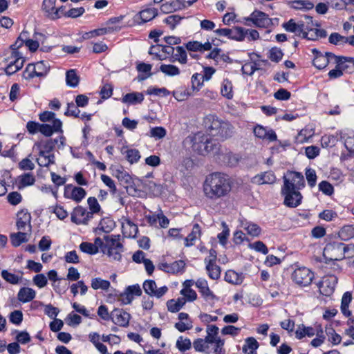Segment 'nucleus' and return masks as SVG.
Segmentation results:
<instances>
[{"mask_svg":"<svg viewBox=\"0 0 354 354\" xmlns=\"http://www.w3.org/2000/svg\"><path fill=\"white\" fill-rule=\"evenodd\" d=\"M275 181L276 176L271 171L259 174L252 178V183L257 185L272 184Z\"/></svg>","mask_w":354,"mask_h":354,"instance_id":"27","label":"nucleus"},{"mask_svg":"<svg viewBox=\"0 0 354 354\" xmlns=\"http://www.w3.org/2000/svg\"><path fill=\"white\" fill-rule=\"evenodd\" d=\"M341 139L344 142V146L349 152H354V133L347 135L339 133Z\"/></svg>","mask_w":354,"mask_h":354,"instance_id":"58","label":"nucleus"},{"mask_svg":"<svg viewBox=\"0 0 354 354\" xmlns=\"http://www.w3.org/2000/svg\"><path fill=\"white\" fill-rule=\"evenodd\" d=\"M30 232H19L13 233L10 235V241L14 247H18L24 243L28 241Z\"/></svg>","mask_w":354,"mask_h":354,"instance_id":"33","label":"nucleus"},{"mask_svg":"<svg viewBox=\"0 0 354 354\" xmlns=\"http://www.w3.org/2000/svg\"><path fill=\"white\" fill-rule=\"evenodd\" d=\"M337 278L335 275L324 277L319 283V291L322 294L328 296L335 290Z\"/></svg>","mask_w":354,"mask_h":354,"instance_id":"20","label":"nucleus"},{"mask_svg":"<svg viewBox=\"0 0 354 354\" xmlns=\"http://www.w3.org/2000/svg\"><path fill=\"white\" fill-rule=\"evenodd\" d=\"M144 100V95L142 93L132 92L124 95L122 98V102L128 105H135L140 104Z\"/></svg>","mask_w":354,"mask_h":354,"instance_id":"32","label":"nucleus"},{"mask_svg":"<svg viewBox=\"0 0 354 354\" xmlns=\"http://www.w3.org/2000/svg\"><path fill=\"white\" fill-rule=\"evenodd\" d=\"M180 9L181 6L177 0L172 2H165L160 6V10L164 13H169Z\"/></svg>","mask_w":354,"mask_h":354,"instance_id":"57","label":"nucleus"},{"mask_svg":"<svg viewBox=\"0 0 354 354\" xmlns=\"http://www.w3.org/2000/svg\"><path fill=\"white\" fill-rule=\"evenodd\" d=\"M210 354H225V341L218 335H212Z\"/></svg>","mask_w":354,"mask_h":354,"instance_id":"28","label":"nucleus"},{"mask_svg":"<svg viewBox=\"0 0 354 354\" xmlns=\"http://www.w3.org/2000/svg\"><path fill=\"white\" fill-rule=\"evenodd\" d=\"M343 250V243L332 242L325 246L323 254L328 261H340L344 259Z\"/></svg>","mask_w":354,"mask_h":354,"instance_id":"10","label":"nucleus"},{"mask_svg":"<svg viewBox=\"0 0 354 354\" xmlns=\"http://www.w3.org/2000/svg\"><path fill=\"white\" fill-rule=\"evenodd\" d=\"M37 162L41 167H48L54 164L55 156L50 151L41 149L39 151V156L37 158Z\"/></svg>","mask_w":354,"mask_h":354,"instance_id":"30","label":"nucleus"},{"mask_svg":"<svg viewBox=\"0 0 354 354\" xmlns=\"http://www.w3.org/2000/svg\"><path fill=\"white\" fill-rule=\"evenodd\" d=\"M244 279V275L241 272H237L233 270H229L225 272V280L234 285L241 284Z\"/></svg>","mask_w":354,"mask_h":354,"instance_id":"35","label":"nucleus"},{"mask_svg":"<svg viewBox=\"0 0 354 354\" xmlns=\"http://www.w3.org/2000/svg\"><path fill=\"white\" fill-rule=\"evenodd\" d=\"M35 296L36 292L35 290L30 288L24 287L19 290L17 299L23 303H28L32 301Z\"/></svg>","mask_w":354,"mask_h":354,"instance_id":"34","label":"nucleus"},{"mask_svg":"<svg viewBox=\"0 0 354 354\" xmlns=\"http://www.w3.org/2000/svg\"><path fill=\"white\" fill-rule=\"evenodd\" d=\"M313 278L314 273L304 266L295 268L291 274V279L293 282L301 287H306L310 285Z\"/></svg>","mask_w":354,"mask_h":354,"instance_id":"5","label":"nucleus"},{"mask_svg":"<svg viewBox=\"0 0 354 354\" xmlns=\"http://www.w3.org/2000/svg\"><path fill=\"white\" fill-rule=\"evenodd\" d=\"M259 344L254 337H250L245 339V344L243 346V352L245 354H257V350Z\"/></svg>","mask_w":354,"mask_h":354,"instance_id":"38","label":"nucleus"},{"mask_svg":"<svg viewBox=\"0 0 354 354\" xmlns=\"http://www.w3.org/2000/svg\"><path fill=\"white\" fill-rule=\"evenodd\" d=\"M291 7L292 8L297 9V10H310L313 8V4L308 1H304V0H297L292 1L291 3Z\"/></svg>","mask_w":354,"mask_h":354,"instance_id":"64","label":"nucleus"},{"mask_svg":"<svg viewBox=\"0 0 354 354\" xmlns=\"http://www.w3.org/2000/svg\"><path fill=\"white\" fill-rule=\"evenodd\" d=\"M281 194L284 197V204L289 207L299 206L302 200V195L298 189L281 188Z\"/></svg>","mask_w":354,"mask_h":354,"instance_id":"13","label":"nucleus"},{"mask_svg":"<svg viewBox=\"0 0 354 354\" xmlns=\"http://www.w3.org/2000/svg\"><path fill=\"white\" fill-rule=\"evenodd\" d=\"M202 75L196 73L191 77L192 90L193 92L198 91L203 86V82Z\"/></svg>","mask_w":354,"mask_h":354,"instance_id":"56","label":"nucleus"},{"mask_svg":"<svg viewBox=\"0 0 354 354\" xmlns=\"http://www.w3.org/2000/svg\"><path fill=\"white\" fill-rule=\"evenodd\" d=\"M64 196L66 198L80 203L85 197L86 192L82 187L67 185L64 188Z\"/></svg>","mask_w":354,"mask_h":354,"instance_id":"19","label":"nucleus"},{"mask_svg":"<svg viewBox=\"0 0 354 354\" xmlns=\"http://www.w3.org/2000/svg\"><path fill=\"white\" fill-rule=\"evenodd\" d=\"M49 68V64L44 61L29 64L23 73V77L26 80H30L35 77L45 76L48 73Z\"/></svg>","mask_w":354,"mask_h":354,"instance_id":"6","label":"nucleus"},{"mask_svg":"<svg viewBox=\"0 0 354 354\" xmlns=\"http://www.w3.org/2000/svg\"><path fill=\"white\" fill-rule=\"evenodd\" d=\"M23 41H17L12 46L10 55L4 60V71L8 75H11L19 71L24 66L25 58L23 53L19 50L22 46Z\"/></svg>","mask_w":354,"mask_h":354,"instance_id":"2","label":"nucleus"},{"mask_svg":"<svg viewBox=\"0 0 354 354\" xmlns=\"http://www.w3.org/2000/svg\"><path fill=\"white\" fill-rule=\"evenodd\" d=\"M185 303L186 300L183 297L169 299L167 301V310L171 313H177L185 306Z\"/></svg>","mask_w":354,"mask_h":354,"instance_id":"41","label":"nucleus"},{"mask_svg":"<svg viewBox=\"0 0 354 354\" xmlns=\"http://www.w3.org/2000/svg\"><path fill=\"white\" fill-rule=\"evenodd\" d=\"M174 328L180 333L191 330L193 328V321L187 313H180L178 315V322Z\"/></svg>","mask_w":354,"mask_h":354,"instance_id":"23","label":"nucleus"},{"mask_svg":"<svg viewBox=\"0 0 354 354\" xmlns=\"http://www.w3.org/2000/svg\"><path fill=\"white\" fill-rule=\"evenodd\" d=\"M247 35L248 30H245V28L235 26L231 28L230 39L242 41L246 38Z\"/></svg>","mask_w":354,"mask_h":354,"instance_id":"44","label":"nucleus"},{"mask_svg":"<svg viewBox=\"0 0 354 354\" xmlns=\"http://www.w3.org/2000/svg\"><path fill=\"white\" fill-rule=\"evenodd\" d=\"M35 183V177L32 174L26 173L18 177V188L24 189L26 187L32 186Z\"/></svg>","mask_w":354,"mask_h":354,"instance_id":"39","label":"nucleus"},{"mask_svg":"<svg viewBox=\"0 0 354 354\" xmlns=\"http://www.w3.org/2000/svg\"><path fill=\"white\" fill-rule=\"evenodd\" d=\"M121 225L122 234L124 237H136L138 232V227L137 225L133 223L129 218L122 217L121 219Z\"/></svg>","mask_w":354,"mask_h":354,"instance_id":"24","label":"nucleus"},{"mask_svg":"<svg viewBox=\"0 0 354 354\" xmlns=\"http://www.w3.org/2000/svg\"><path fill=\"white\" fill-rule=\"evenodd\" d=\"M172 94L176 100L181 102L187 99L192 95V93L187 88H180L173 91Z\"/></svg>","mask_w":354,"mask_h":354,"instance_id":"63","label":"nucleus"},{"mask_svg":"<svg viewBox=\"0 0 354 354\" xmlns=\"http://www.w3.org/2000/svg\"><path fill=\"white\" fill-rule=\"evenodd\" d=\"M114 227L115 222L111 218L106 217L100 221L97 229L104 232L108 233L110 232Z\"/></svg>","mask_w":354,"mask_h":354,"instance_id":"53","label":"nucleus"},{"mask_svg":"<svg viewBox=\"0 0 354 354\" xmlns=\"http://www.w3.org/2000/svg\"><path fill=\"white\" fill-rule=\"evenodd\" d=\"M241 227L247 232L248 235H250L253 237L259 236L261 232V227L258 225L253 223L242 221Z\"/></svg>","mask_w":354,"mask_h":354,"instance_id":"42","label":"nucleus"},{"mask_svg":"<svg viewBox=\"0 0 354 354\" xmlns=\"http://www.w3.org/2000/svg\"><path fill=\"white\" fill-rule=\"evenodd\" d=\"M185 263L183 261H177L172 263L171 265H162L165 270L168 272L178 273L183 270Z\"/></svg>","mask_w":354,"mask_h":354,"instance_id":"54","label":"nucleus"},{"mask_svg":"<svg viewBox=\"0 0 354 354\" xmlns=\"http://www.w3.org/2000/svg\"><path fill=\"white\" fill-rule=\"evenodd\" d=\"M245 24L250 26L249 22H252L255 26L259 28H269L272 25V20L267 14L260 10H254L248 17L245 19Z\"/></svg>","mask_w":354,"mask_h":354,"instance_id":"9","label":"nucleus"},{"mask_svg":"<svg viewBox=\"0 0 354 354\" xmlns=\"http://www.w3.org/2000/svg\"><path fill=\"white\" fill-rule=\"evenodd\" d=\"M111 174L118 178L120 184L127 187L133 183V179L129 174L125 171L122 167L111 165L109 168Z\"/></svg>","mask_w":354,"mask_h":354,"instance_id":"16","label":"nucleus"},{"mask_svg":"<svg viewBox=\"0 0 354 354\" xmlns=\"http://www.w3.org/2000/svg\"><path fill=\"white\" fill-rule=\"evenodd\" d=\"M230 191V180L227 175L215 172L206 177L203 185V192L207 198L217 200L227 196Z\"/></svg>","mask_w":354,"mask_h":354,"instance_id":"1","label":"nucleus"},{"mask_svg":"<svg viewBox=\"0 0 354 354\" xmlns=\"http://www.w3.org/2000/svg\"><path fill=\"white\" fill-rule=\"evenodd\" d=\"M208 129L212 136H218L221 138H227L232 133V126L229 123L214 117H212Z\"/></svg>","mask_w":354,"mask_h":354,"instance_id":"8","label":"nucleus"},{"mask_svg":"<svg viewBox=\"0 0 354 354\" xmlns=\"http://www.w3.org/2000/svg\"><path fill=\"white\" fill-rule=\"evenodd\" d=\"M172 55L174 60L178 61L182 64H185L187 62V53L182 46L176 47Z\"/></svg>","mask_w":354,"mask_h":354,"instance_id":"52","label":"nucleus"},{"mask_svg":"<svg viewBox=\"0 0 354 354\" xmlns=\"http://www.w3.org/2000/svg\"><path fill=\"white\" fill-rule=\"evenodd\" d=\"M337 142V136L335 135H324L321 138V145L323 148L334 147Z\"/></svg>","mask_w":354,"mask_h":354,"instance_id":"55","label":"nucleus"},{"mask_svg":"<svg viewBox=\"0 0 354 354\" xmlns=\"http://www.w3.org/2000/svg\"><path fill=\"white\" fill-rule=\"evenodd\" d=\"M283 27L286 31L293 32L298 35H300L301 33L305 34V32H304V24H297L293 19H290L288 22L283 24ZM312 32H313V29L306 33V36L308 37L309 35L313 36Z\"/></svg>","mask_w":354,"mask_h":354,"instance_id":"26","label":"nucleus"},{"mask_svg":"<svg viewBox=\"0 0 354 354\" xmlns=\"http://www.w3.org/2000/svg\"><path fill=\"white\" fill-rule=\"evenodd\" d=\"M146 219L149 225L156 227L167 228L169 224V220L162 211L146 216Z\"/></svg>","mask_w":354,"mask_h":354,"instance_id":"18","label":"nucleus"},{"mask_svg":"<svg viewBox=\"0 0 354 354\" xmlns=\"http://www.w3.org/2000/svg\"><path fill=\"white\" fill-rule=\"evenodd\" d=\"M160 71L167 76L174 77L180 75V70L176 66L172 64H162Z\"/></svg>","mask_w":354,"mask_h":354,"instance_id":"50","label":"nucleus"},{"mask_svg":"<svg viewBox=\"0 0 354 354\" xmlns=\"http://www.w3.org/2000/svg\"><path fill=\"white\" fill-rule=\"evenodd\" d=\"M80 82V77L77 75L75 70L71 69L66 73V83L68 86L75 88Z\"/></svg>","mask_w":354,"mask_h":354,"instance_id":"49","label":"nucleus"},{"mask_svg":"<svg viewBox=\"0 0 354 354\" xmlns=\"http://www.w3.org/2000/svg\"><path fill=\"white\" fill-rule=\"evenodd\" d=\"M56 0H43L42 10L46 13V15L51 19H57V10H55Z\"/></svg>","mask_w":354,"mask_h":354,"instance_id":"31","label":"nucleus"},{"mask_svg":"<svg viewBox=\"0 0 354 354\" xmlns=\"http://www.w3.org/2000/svg\"><path fill=\"white\" fill-rule=\"evenodd\" d=\"M352 300V295L349 292H346L342 298L341 311L346 317L351 315V312L348 310L349 304Z\"/></svg>","mask_w":354,"mask_h":354,"instance_id":"48","label":"nucleus"},{"mask_svg":"<svg viewBox=\"0 0 354 354\" xmlns=\"http://www.w3.org/2000/svg\"><path fill=\"white\" fill-rule=\"evenodd\" d=\"M120 152L125 156L126 160L131 165L137 163L141 158L139 150L129 148L127 146L122 147Z\"/></svg>","mask_w":354,"mask_h":354,"instance_id":"29","label":"nucleus"},{"mask_svg":"<svg viewBox=\"0 0 354 354\" xmlns=\"http://www.w3.org/2000/svg\"><path fill=\"white\" fill-rule=\"evenodd\" d=\"M195 286L198 289L199 292L204 299L211 302L216 299V297L209 289L207 281L204 278H199L195 281Z\"/></svg>","mask_w":354,"mask_h":354,"instance_id":"21","label":"nucleus"},{"mask_svg":"<svg viewBox=\"0 0 354 354\" xmlns=\"http://www.w3.org/2000/svg\"><path fill=\"white\" fill-rule=\"evenodd\" d=\"M219 328L215 325H207L205 338H197L193 342V347L197 352L210 354L212 335H218Z\"/></svg>","mask_w":354,"mask_h":354,"instance_id":"4","label":"nucleus"},{"mask_svg":"<svg viewBox=\"0 0 354 354\" xmlns=\"http://www.w3.org/2000/svg\"><path fill=\"white\" fill-rule=\"evenodd\" d=\"M158 15V11L156 8H148L141 10L138 15L142 23L151 21Z\"/></svg>","mask_w":354,"mask_h":354,"instance_id":"47","label":"nucleus"},{"mask_svg":"<svg viewBox=\"0 0 354 354\" xmlns=\"http://www.w3.org/2000/svg\"><path fill=\"white\" fill-rule=\"evenodd\" d=\"M91 288L93 290H108L111 287V283L109 281L102 279L100 277H95L91 279Z\"/></svg>","mask_w":354,"mask_h":354,"instance_id":"46","label":"nucleus"},{"mask_svg":"<svg viewBox=\"0 0 354 354\" xmlns=\"http://www.w3.org/2000/svg\"><path fill=\"white\" fill-rule=\"evenodd\" d=\"M92 218V213L81 206L75 207L71 213V221L77 225H86Z\"/></svg>","mask_w":354,"mask_h":354,"instance_id":"14","label":"nucleus"},{"mask_svg":"<svg viewBox=\"0 0 354 354\" xmlns=\"http://www.w3.org/2000/svg\"><path fill=\"white\" fill-rule=\"evenodd\" d=\"M205 268L209 277L213 280H217L221 277V268L216 262L205 263Z\"/></svg>","mask_w":354,"mask_h":354,"instance_id":"43","label":"nucleus"},{"mask_svg":"<svg viewBox=\"0 0 354 354\" xmlns=\"http://www.w3.org/2000/svg\"><path fill=\"white\" fill-rule=\"evenodd\" d=\"M145 292L150 297L160 299L168 292L167 286L158 287L155 281L151 279L145 280L142 284Z\"/></svg>","mask_w":354,"mask_h":354,"instance_id":"12","label":"nucleus"},{"mask_svg":"<svg viewBox=\"0 0 354 354\" xmlns=\"http://www.w3.org/2000/svg\"><path fill=\"white\" fill-rule=\"evenodd\" d=\"M221 94L227 100H231L234 96L233 84L228 79H224L221 84Z\"/></svg>","mask_w":354,"mask_h":354,"instance_id":"37","label":"nucleus"},{"mask_svg":"<svg viewBox=\"0 0 354 354\" xmlns=\"http://www.w3.org/2000/svg\"><path fill=\"white\" fill-rule=\"evenodd\" d=\"M305 186L304 176L301 173L288 171L283 176V185L282 188L300 190Z\"/></svg>","mask_w":354,"mask_h":354,"instance_id":"7","label":"nucleus"},{"mask_svg":"<svg viewBox=\"0 0 354 354\" xmlns=\"http://www.w3.org/2000/svg\"><path fill=\"white\" fill-rule=\"evenodd\" d=\"M104 245L102 252L106 254L111 261H120L123 246L120 241V236H104Z\"/></svg>","mask_w":354,"mask_h":354,"instance_id":"3","label":"nucleus"},{"mask_svg":"<svg viewBox=\"0 0 354 354\" xmlns=\"http://www.w3.org/2000/svg\"><path fill=\"white\" fill-rule=\"evenodd\" d=\"M31 215L26 209H21L17 214V227L21 231L31 232Z\"/></svg>","mask_w":354,"mask_h":354,"instance_id":"15","label":"nucleus"},{"mask_svg":"<svg viewBox=\"0 0 354 354\" xmlns=\"http://www.w3.org/2000/svg\"><path fill=\"white\" fill-rule=\"evenodd\" d=\"M315 335V330L313 328L310 326H305L303 324L298 326L295 331V336L299 339H301L306 336L311 337Z\"/></svg>","mask_w":354,"mask_h":354,"instance_id":"45","label":"nucleus"},{"mask_svg":"<svg viewBox=\"0 0 354 354\" xmlns=\"http://www.w3.org/2000/svg\"><path fill=\"white\" fill-rule=\"evenodd\" d=\"M201 235V227L198 224L193 226L192 232L185 239V245L190 247L193 245L196 241L200 239Z\"/></svg>","mask_w":354,"mask_h":354,"instance_id":"40","label":"nucleus"},{"mask_svg":"<svg viewBox=\"0 0 354 354\" xmlns=\"http://www.w3.org/2000/svg\"><path fill=\"white\" fill-rule=\"evenodd\" d=\"M253 133L256 138L263 140L273 142L277 138V134L272 129L260 124L254 127Z\"/></svg>","mask_w":354,"mask_h":354,"instance_id":"17","label":"nucleus"},{"mask_svg":"<svg viewBox=\"0 0 354 354\" xmlns=\"http://www.w3.org/2000/svg\"><path fill=\"white\" fill-rule=\"evenodd\" d=\"M248 248L257 252H261L263 254H267L268 253V249L267 246L261 241L250 243L248 244Z\"/></svg>","mask_w":354,"mask_h":354,"instance_id":"62","label":"nucleus"},{"mask_svg":"<svg viewBox=\"0 0 354 354\" xmlns=\"http://www.w3.org/2000/svg\"><path fill=\"white\" fill-rule=\"evenodd\" d=\"M176 346L180 351H185L191 348L192 342L189 338L180 336L176 340Z\"/></svg>","mask_w":354,"mask_h":354,"instance_id":"59","label":"nucleus"},{"mask_svg":"<svg viewBox=\"0 0 354 354\" xmlns=\"http://www.w3.org/2000/svg\"><path fill=\"white\" fill-rule=\"evenodd\" d=\"M192 149L194 151H197L198 153L205 155L212 150V145H209L210 142L207 136L198 133H196L192 138Z\"/></svg>","mask_w":354,"mask_h":354,"instance_id":"11","label":"nucleus"},{"mask_svg":"<svg viewBox=\"0 0 354 354\" xmlns=\"http://www.w3.org/2000/svg\"><path fill=\"white\" fill-rule=\"evenodd\" d=\"M315 55L313 65L318 69H323L327 66L331 59H335V56L331 53H326L324 55L318 52L316 49L313 50Z\"/></svg>","mask_w":354,"mask_h":354,"instance_id":"22","label":"nucleus"},{"mask_svg":"<svg viewBox=\"0 0 354 354\" xmlns=\"http://www.w3.org/2000/svg\"><path fill=\"white\" fill-rule=\"evenodd\" d=\"M326 333L328 337V341L333 345H337L341 342V336L332 327L326 328Z\"/></svg>","mask_w":354,"mask_h":354,"instance_id":"61","label":"nucleus"},{"mask_svg":"<svg viewBox=\"0 0 354 354\" xmlns=\"http://www.w3.org/2000/svg\"><path fill=\"white\" fill-rule=\"evenodd\" d=\"M120 29H121V26H118V27L107 26L105 28H101L91 30L88 32H86L84 35V37L89 39V38L95 37L97 36L104 35L110 33L113 31H118V30H120Z\"/></svg>","mask_w":354,"mask_h":354,"instance_id":"36","label":"nucleus"},{"mask_svg":"<svg viewBox=\"0 0 354 354\" xmlns=\"http://www.w3.org/2000/svg\"><path fill=\"white\" fill-rule=\"evenodd\" d=\"M130 319V315L122 309H114L111 312L112 322L120 326H127Z\"/></svg>","mask_w":354,"mask_h":354,"instance_id":"25","label":"nucleus"},{"mask_svg":"<svg viewBox=\"0 0 354 354\" xmlns=\"http://www.w3.org/2000/svg\"><path fill=\"white\" fill-rule=\"evenodd\" d=\"M57 140H48L46 141H41L39 142L35 143L34 148H36L38 151L42 150H46L50 151L51 152V150L55 146V142H57Z\"/></svg>","mask_w":354,"mask_h":354,"instance_id":"60","label":"nucleus"},{"mask_svg":"<svg viewBox=\"0 0 354 354\" xmlns=\"http://www.w3.org/2000/svg\"><path fill=\"white\" fill-rule=\"evenodd\" d=\"M339 236L344 241H348L354 237V225H344L338 233Z\"/></svg>","mask_w":354,"mask_h":354,"instance_id":"51","label":"nucleus"}]
</instances>
